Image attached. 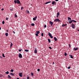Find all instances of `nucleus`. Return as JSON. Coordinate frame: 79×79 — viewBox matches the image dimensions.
<instances>
[{"instance_id":"nucleus-50","label":"nucleus","mask_w":79,"mask_h":79,"mask_svg":"<svg viewBox=\"0 0 79 79\" xmlns=\"http://www.w3.org/2000/svg\"><path fill=\"white\" fill-rule=\"evenodd\" d=\"M59 0H55L56 2H58Z\"/></svg>"},{"instance_id":"nucleus-36","label":"nucleus","mask_w":79,"mask_h":79,"mask_svg":"<svg viewBox=\"0 0 79 79\" xmlns=\"http://www.w3.org/2000/svg\"><path fill=\"white\" fill-rule=\"evenodd\" d=\"M41 36H44V33H42L41 34Z\"/></svg>"},{"instance_id":"nucleus-27","label":"nucleus","mask_w":79,"mask_h":79,"mask_svg":"<svg viewBox=\"0 0 79 79\" xmlns=\"http://www.w3.org/2000/svg\"><path fill=\"white\" fill-rule=\"evenodd\" d=\"M25 52H29V50L27 49H25Z\"/></svg>"},{"instance_id":"nucleus-22","label":"nucleus","mask_w":79,"mask_h":79,"mask_svg":"<svg viewBox=\"0 0 79 79\" xmlns=\"http://www.w3.org/2000/svg\"><path fill=\"white\" fill-rule=\"evenodd\" d=\"M10 74H11V76H15V74H13L12 73H10Z\"/></svg>"},{"instance_id":"nucleus-11","label":"nucleus","mask_w":79,"mask_h":79,"mask_svg":"<svg viewBox=\"0 0 79 79\" xmlns=\"http://www.w3.org/2000/svg\"><path fill=\"white\" fill-rule=\"evenodd\" d=\"M68 19L69 20V21H71V18L69 17H68Z\"/></svg>"},{"instance_id":"nucleus-47","label":"nucleus","mask_w":79,"mask_h":79,"mask_svg":"<svg viewBox=\"0 0 79 79\" xmlns=\"http://www.w3.org/2000/svg\"><path fill=\"white\" fill-rule=\"evenodd\" d=\"M3 10H4V9H2L1 10H2V11H3Z\"/></svg>"},{"instance_id":"nucleus-35","label":"nucleus","mask_w":79,"mask_h":79,"mask_svg":"<svg viewBox=\"0 0 79 79\" xmlns=\"http://www.w3.org/2000/svg\"><path fill=\"white\" fill-rule=\"evenodd\" d=\"M23 9H24V7H22L21 8V10H23Z\"/></svg>"},{"instance_id":"nucleus-26","label":"nucleus","mask_w":79,"mask_h":79,"mask_svg":"<svg viewBox=\"0 0 79 79\" xmlns=\"http://www.w3.org/2000/svg\"><path fill=\"white\" fill-rule=\"evenodd\" d=\"M5 73L7 74H9V72L7 71L6 72H5Z\"/></svg>"},{"instance_id":"nucleus-37","label":"nucleus","mask_w":79,"mask_h":79,"mask_svg":"<svg viewBox=\"0 0 79 79\" xmlns=\"http://www.w3.org/2000/svg\"><path fill=\"white\" fill-rule=\"evenodd\" d=\"M50 38H51V39H52L53 38V36H52V35L50 36Z\"/></svg>"},{"instance_id":"nucleus-10","label":"nucleus","mask_w":79,"mask_h":79,"mask_svg":"<svg viewBox=\"0 0 79 79\" xmlns=\"http://www.w3.org/2000/svg\"><path fill=\"white\" fill-rule=\"evenodd\" d=\"M73 50H74V51H76V50H78V48H74Z\"/></svg>"},{"instance_id":"nucleus-43","label":"nucleus","mask_w":79,"mask_h":79,"mask_svg":"<svg viewBox=\"0 0 79 79\" xmlns=\"http://www.w3.org/2000/svg\"><path fill=\"white\" fill-rule=\"evenodd\" d=\"M49 48H50V49H52V48L50 47H49Z\"/></svg>"},{"instance_id":"nucleus-28","label":"nucleus","mask_w":79,"mask_h":79,"mask_svg":"<svg viewBox=\"0 0 79 79\" xmlns=\"http://www.w3.org/2000/svg\"><path fill=\"white\" fill-rule=\"evenodd\" d=\"M73 22H74V23H76V21L74 20H72Z\"/></svg>"},{"instance_id":"nucleus-2","label":"nucleus","mask_w":79,"mask_h":79,"mask_svg":"<svg viewBox=\"0 0 79 79\" xmlns=\"http://www.w3.org/2000/svg\"><path fill=\"white\" fill-rule=\"evenodd\" d=\"M54 22H60V20L59 19H56L54 20Z\"/></svg>"},{"instance_id":"nucleus-8","label":"nucleus","mask_w":79,"mask_h":79,"mask_svg":"<svg viewBox=\"0 0 79 79\" xmlns=\"http://www.w3.org/2000/svg\"><path fill=\"white\" fill-rule=\"evenodd\" d=\"M52 5H56V2L55 1H53V2H52Z\"/></svg>"},{"instance_id":"nucleus-45","label":"nucleus","mask_w":79,"mask_h":79,"mask_svg":"<svg viewBox=\"0 0 79 79\" xmlns=\"http://www.w3.org/2000/svg\"><path fill=\"white\" fill-rule=\"evenodd\" d=\"M6 20H8V18H6Z\"/></svg>"},{"instance_id":"nucleus-51","label":"nucleus","mask_w":79,"mask_h":79,"mask_svg":"<svg viewBox=\"0 0 79 79\" xmlns=\"http://www.w3.org/2000/svg\"><path fill=\"white\" fill-rule=\"evenodd\" d=\"M13 32L14 34H15V31H13Z\"/></svg>"},{"instance_id":"nucleus-58","label":"nucleus","mask_w":79,"mask_h":79,"mask_svg":"<svg viewBox=\"0 0 79 79\" xmlns=\"http://www.w3.org/2000/svg\"><path fill=\"white\" fill-rule=\"evenodd\" d=\"M78 31H79V30H78Z\"/></svg>"},{"instance_id":"nucleus-55","label":"nucleus","mask_w":79,"mask_h":79,"mask_svg":"<svg viewBox=\"0 0 79 79\" xmlns=\"http://www.w3.org/2000/svg\"><path fill=\"white\" fill-rule=\"evenodd\" d=\"M1 27H0V30H1Z\"/></svg>"},{"instance_id":"nucleus-16","label":"nucleus","mask_w":79,"mask_h":79,"mask_svg":"<svg viewBox=\"0 0 79 79\" xmlns=\"http://www.w3.org/2000/svg\"><path fill=\"white\" fill-rule=\"evenodd\" d=\"M34 52L35 53H37V50L36 49H35Z\"/></svg>"},{"instance_id":"nucleus-5","label":"nucleus","mask_w":79,"mask_h":79,"mask_svg":"<svg viewBox=\"0 0 79 79\" xmlns=\"http://www.w3.org/2000/svg\"><path fill=\"white\" fill-rule=\"evenodd\" d=\"M49 24L51 25V26H53V23L52 22V21H49Z\"/></svg>"},{"instance_id":"nucleus-39","label":"nucleus","mask_w":79,"mask_h":79,"mask_svg":"<svg viewBox=\"0 0 79 79\" xmlns=\"http://www.w3.org/2000/svg\"><path fill=\"white\" fill-rule=\"evenodd\" d=\"M31 74L32 76H34V73H31Z\"/></svg>"},{"instance_id":"nucleus-48","label":"nucleus","mask_w":79,"mask_h":79,"mask_svg":"<svg viewBox=\"0 0 79 79\" xmlns=\"http://www.w3.org/2000/svg\"><path fill=\"white\" fill-rule=\"evenodd\" d=\"M2 77V75H0V77Z\"/></svg>"},{"instance_id":"nucleus-30","label":"nucleus","mask_w":79,"mask_h":79,"mask_svg":"<svg viewBox=\"0 0 79 79\" xmlns=\"http://www.w3.org/2000/svg\"><path fill=\"white\" fill-rule=\"evenodd\" d=\"M2 56L4 58L5 57V56L4 55V54L3 53H2Z\"/></svg>"},{"instance_id":"nucleus-24","label":"nucleus","mask_w":79,"mask_h":79,"mask_svg":"<svg viewBox=\"0 0 79 79\" xmlns=\"http://www.w3.org/2000/svg\"><path fill=\"white\" fill-rule=\"evenodd\" d=\"M5 35L6 36H8V33H5Z\"/></svg>"},{"instance_id":"nucleus-52","label":"nucleus","mask_w":79,"mask_h":79,"mask_svg":"<svg viewBox=\"0 0 79 79\" xmlns=\"http://www.w3.org/2000/svg\"><path fill=\"white\" fill-rule=\"evenodd\" d=\"M10 10H11V11H13V9H10Z\"/></svg>"},{"instance_id":"nucleus-17","label":"nucleus","mask_w":79,"mask_h":79,"mask_svg":"<svg viewBox=\"0 0 79 79\" xmlns=\"http://www.w3.org/2000/svg\"><path fill=\"white\" fill-rule=\"evenodd\" d=\"M8 77L9 79H11V77L10 75H8Z\"/></svg>"},{"instance_id":"nucleus-42","label":"nucleus","mask_w":79,"mask_h":79,"mask_svg":"<svg viewBox=\"0 0 79 79\" xmlns=\"http://www.w3.org/2000/svg\"><path fill=\"white\" fill-rule=\"evenodd\" d=\"M70 68H71L70 66H69L67 68L68 69H70Z\"/></svg>"},{"instance_id":"nucleus-25","label":"nucleus","mask_w":79,"mask_h":79,"mask_svg":"<svg viewBox=\"0 0 79 79\" xmlns=\"http://www.w3.org/2000/svg\"><path fill=\"white\" fill-rule=\"evenodd\" d=\"M48 42H49V43H50V42H51V40L49 39H48Z\"/></svg>"},{"instance_id":"nucleus-60","label":"nucleus","mask_w":79,"mask_h":79,"mask_svg":"<svg viewBox=\"0 0 79 79\" xmlns=\"http://www.w3.org/2000/svg\"><path fill=\"white\" fill-rule=\"evenodd\" d=\"M23 79H25V78H23Z\"/></svg>"},{"instance_id":"nucleus-32","label":"nucleus","mask_w":79,"mask_h":79,"mask_svg":"<svg viewBox=\"0 0 79 79\" xmlns=\"http://www.w3.org/2000/svg\"><path fill=\"white\" fill-rule=\"evenodd\" d=\"M27 13H29V10H27Z\"/></svg>"},{"instance_id":"nucleus-9","label":"nucleus","mask_w":79,"mask_h":79,"mask_svg":"<svg viewBox=\"0 0 79 79\" xmlns=\"http://www.w3.org/2000/svg\"><path fill=\"white\" fill-rule=\"evenodd\" d=\"M59 15H60V13L59 12H58L57 14V18H58V17H59Z\"/></svg>"},{"instance_id":"nucleus-40","label":"nucleus","mask_w":79,"mask_h":79,"mask_svg":"<svg viewBox=\"0 0 79 79\" xmlns=\"http://www.w3.org/2000/svg\"><path fill=\"white\" fill-rule=\"evenodd\" d=\"M35 35L36 36H38V34H37V33H35Z\"/></svg>"},{"instance_id":"nucleus-57","label":"nucleus","mask_w":79,"mask_h":79,"mask_svg":"<svg viewBox=\"0 0 79 79\" xmlns=\"http://www.w3.org/2000/svg\"><path fill=\"white\" fill-rule=\"evenodd\" d=\"M53 64H55V63L54 62H53Z\"/></svg>"},{"instance_id":"nucleus-4","label":"nucleus","mask_w":79,"mask_h":79,"mask_svg":"<svg viewBox=\"0 0 79 79\" xmlns=\"http://www.w3.org/2000/svg\"><path fill=\"white\" fill-rule=\"evenodd\" d=\"M37 17L36 16L35 17L33 18V21H36V19H37Z\"/></svg>"},{"instance_id":"nucleus-46","label":"nucleus","mask_w":79,"mask_h":79,"mask_svg":"<svg viewBox=\"0 0 79 79\" xmlns=\"http://www.w3.org/2000/svg\"><path fill=\"white\" fill-rule=\"evenodd\" d=\"M27 79H29V77H27Z\"/></svg>"},{"instance_id":"nucleus-13","label":"nucleus","mask_w":79,"mask_h":79,"mask_svg":"<svg viewBox=\"0 0 79 79\" xmlns=\"http://www.w3.org/2000/svg\"><path fill=\"white\" fill-rule=\"evenodd\" d=\"M67 24H62V27H64V26H66V25H67Z\"/></svg>"},{"instance_id":"nucleus-12","label":"nucleus","mask_w":79,"mask_h":79,"mask_svg":"<svg viewBox=\"0 0 79 79\" xmlns=\"http://www.w3.org/2000/svg\"><path fill=\"white\" fill-rule=\"evenodd\" d=\"M54 39L56 42V41H57V40H58L57 38H56V37H54Z\"/></svg>"},{"instance_id":"nucleus-49","label":"nucleus","mask_w":79,"mask_h":79,"mask_svg":"<svg viewBox=\"0 0 79 79\" xmlns=\"http://www.w3.org/2000/svg\"><path fill=\"white\" fill-rule=\"evenodd\" d=\"M19 4L20 6H21V2L20 4Z\"/></svg>"},{"instance_id":"nucleus-44","label":"nucleus","mask_w":79,"mask_h":79,"mask_svg":"<svg viewBox=\"0 0 79 79\" xmlns=\"http://www.w3.org/2000/svg\"><path fill=\"white\" fill-rule=\"evenodd\" d=\"M37 71H40V69H37Z\"/></svg>"},{"instance_id":"nucleus-21","label":"nucleus","mask_w":79,"mask_h":79,"mask_svg":"<svg viewBox=\"0 0 79 79\" xmlns=\"http://www.w3.org/2000/svg\"><path fill=\"white\" fill-rule=\"evenodd\" d=\"M48 35L50 37V36H51V35H52V34H51V33H50V32H49Z\"/></svg>"},{"instance_id":"nucleus-33","label":"nucleus","mask_w":79,"mask_h":79,"mask_svg":"<svg viewBox=\"0 0 79 79\" xmlns=\"http://www.w3.org/2000/svg\"><path fill=\"white\" fill-rule=\"evenodd\" d=\"M2 23L3 24H5V22L4 21H3Z\"/></svg>"},{"instance_id":"nucleus-20","label":"nucleus","mask_w":79,"mask_h":79,"mask_svg":"<svg viewBox=\"0 0 79 79\" xmlns=\"http://www.w3.org/2000/svg\"><path fill=\"white\" fill-rule=\"evenodd\" d=\"M31 26H35V24H34V23H31Z\"/></svg>"},{"instance_id":"nucleus-23","label":"nucleus","mask_w":79,"mask_h":79,"mask_svg":"<svg viewBox=\"0 0 79 79\" xmlns=\"http://www.w3.org/2000/svg\"><path fill=\"white\" fill-rule=\"evenodd\" d=\"M15 18H18V15H16V14H15Z\"/></svg>"},{"instance_id":"nucleus-19","label":"nucleus","mask_w":79,"mask_h":79,"mask_svg":"<svg viewBox=\"0 0 79 79\" xmlns=\"http://www.w3.org/2000/svg\"><path fill=\"white\" fill-rule=\"evenodd\" d=\"M70 56V58H73V55H70L69 56Z\"/></svg>"},{"instance_id":"nucleus-1","label":"nucleus","mask_w":79,"mask_h":79,"mask_svg":"<svg viewBox=\"0 0 79 79\" xmlns=\"http://www.w3.org/2000/svg\"><path fill=\"white\" fill-rule=\"evenodd\" d=\"M14 2L15 4L17 3V4H20L21 2L19 0H15L14 1Z\"/></svg>"},{"instance_id":"nucleus-31","label":"nucleus","mask_w":79,"mask_h":79,"mask_svg":"<svg viewBox=\"0 0 79 79\" xmlns=\"http://www.w3.org/2000/svg\"><path fill=\"white\" fill-rule=\"evenodd\" d=\"M14 71V70L13 69H11V70H10V72H13Z\"/></svg>"},{"instance_id":"nucleus-56","label":"nucleus","mask_w":79,"mask_h":79,"mask_svg":"<svg viewBox=\"0 0 79 79\" xmlns=\"http://www.w3.org/2000/svg\"><path fill=\"white\" fill-rule=\"evenodd\" d=\"M0 58H2V57H1V56H0Z\"/></svg>"},{"instance_id":"nucleus-7","label":"nucleus","mask_w":79,"mask_h":79,"mask_svg":"<svg viewBox=\"0 0 79 79\" xmlns=\"http://www.w3.org/2000/svg\"><path fill=\"white\" fill-rule=\"evenodd\" d=\"M22 73H19V75L20 77H23V75H22Z\"/></svg>"},{"instance_id":"nucleus-3","label":"nucleus","mask_w":79,"mask_h":79,"mask_svg":"<svg viewBox=\"0 0 79 79\" xmlns=\"http://www.w3.org/2000/svg\"><path fill=\"white\" fill-rule=\"evenodd\" d=\"M19 58H23V56H22V55L20 53H19Z\"/></svg>"},{"instance_id":"nucleus-34","label":"nucleus","mask_w":79,"mask_h":79,"mask_svg":"<svg viewBox=\"0 0 79 79\" xmlns=\"http://www.w3.org/2000/svg\"><path fill=\"white\" fill-rule=\"evenodd\" d=\"M64 55L65 56H66L67 55V53L66 52L64 53Z\"/></svg>"},{"instance_id":"nucleus-6","label":"nucleus","mask_w":79,"mask_h":79,"mask_svg":"<svg viewBox=\"0 0 79 79\" xmlns=\"http://www.w3.org/2000/svg\"><path fill=\"white\" fill-rule=\"evenodd\" d=\"M72 27L73 29H74V27H75V26L74 25V24L72 23Z\"/></svg>"},{"instance_id":"nucleus-14","label":"nucleus","mask_w":79,"mask_h":79,"mask_svg":"<svg viewBox=\"0 0 79 79\" xmlns=\"http://www.w3.org/2000/svg\"><path fill=\"white\" fill-rule=\"evenodd\" d=\"M51 3V1H49V2H46L45 3V4H46V5L47 4H48V3Z\"/></svg>"},{"instance_id":"nucleus-54","label":"nucleus","mask_w":79,"mask_h":79,"mask_svg":"<svg viewBox=\"0 0 79 79\" xmlns=\"http://www.w3.org/2000/svg\"><path fill=\"white\" fill-rule=\"evenodd\" d=\"M6 32H8V30H6Z\"/></svg>"},{"instance_id":"nucleus-29","label":"nucleus","mask_w":79,"mask_h":79,"mask_svg":"<svg viewBox=\"0 0 79 79\" xmlns=\"http://www.w3.org/2000/svg\"><path fill=\"white\" fill-rule=\"evenodd\" d=\"M72 22H73V20H72L70 22H69V23L70 24H71V23H72Z\"/></svg>"},{"instance_id":"nucleus-53","label":"nucleus","mask_w":79,"mask_h":79,"mask_svg":"<svg viewBox=\"0 0 79 79\" xmlns=\"http://www.w3.org/2000/svg\"><path fill=\"white\" fill-rule=\"evenodd\" d=\"M69 47L70 48H71V46H70V45L69 44Z\"/></svg>"},{"instance_id":"nucleus-41","label":"nucleus","mask_w":79,"mask_h":79,"mask_svg":"<svg viewBox=\"0 0 79 79\" xmlns=\"http://www.w3.org/2000/svg\"><path fill=\"white\" fill-rule=\"evenodd\" d=\"M44 27H45V28H46V27H47V26L46 25H44Z\"/></svg>"},{"instance_id":"nucleus-38","label":"nucleus","mask_w":79,"mask_h":79,"mask_svg":"<svg viewBox=\"0 0 79 79\" xmlns=\"http://www.w3.org/2000/svg\"><path fill=\"white\" fill-rule=\"evenodd\" d=\"M19 52H21V51H22V49H19Z\"/></svg>"},{"instance_id":"nucleus-59","label":"nucleus","mask_w":79,"mask_h":79,"mask_svg":"<svg viewBox=\"0 0 79 79\" xmlns=\"http://www.w3.org/2000/svg\"><path fill=\"white\" fill-rule=\"evenodd\" d=\"M0 6H1V5H0Z\"/></svg>"},{"instance_id":"nucleus-18","label":"nucleus","mask_w":79,"mask_h":79,"mask_svg":"<svg viewBox=\"0 0 79 79\" xmlns=\"http://www.w3.org/2000/svg\"><path fill=\"white\" fill-rule=\"evenodd\" d=\"M36 32L37 33V34H39V33H40V31H36Z\"/></svg>"},{"instance_id":"nucleus-15","label":"nucleus","mask_w":79,"mask_h":79,"mask_svg":"<svg viewBox=\"0 0 79 79\" xmlns=\"http://www.w3.org/2000/svg\"><path fill=\"white\" fill-rule=\"evenodd\" d=\"M10 48H11L13 46V44H12V43L11 42H10Z\"/></svg>"}]
</instances>
